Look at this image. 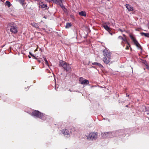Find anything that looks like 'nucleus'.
Segmentation results:
<instances>
[{
  "label": "nucleus",
  "mask_w": 149,
  "mask_h": 149,
  "mask_svg": "<svg viewBox=\"0 0 149 149\" xmlns=\"http://www.w3.org/2000/svg\"><path fill=\"white\" fill-rule=\"evenodd\" d=\"M32 115L34 116L38 117L39 118H42V116H44L45 115L42 114L38 111H35L32 113Z\"/></svg>",
  "instance_id": "1"
},
{
  "label": "nucleus",
  "mask_w": 149,
  "mask_h": 149,
  "mask_svg": "<svg viewBox=\"0 0 149 149\" xmlns=\"http://www.w3.org/2000/svg\"><path fill=\"white\" fill-rule=\"evenodd\" d=\"M111 59V56H104L103 58V61L105 63L107 64L110 63Z\"/></svg>",
  "instance_id": "2"
},
{
  "label": "nucleus",
  "mask_w": 149,
  "mask_h": 149,
  "mask_svg": "<svg viewBox=\"0 0 149 149\" xmlns=\"http://www.w3.org/2000/svg\"><path fill=\"white\" fill-rule=\"evenodd\" d=\"M130 36L134 42L135 45L138 48H139L140 47V45L138 43L137 41L135 39V38L131 35H130Z\"/></svg>",
  "instance_id": "3"
},
{
  "label": "nucleus",
  "mask_w": 149,
  "mask_h": 149,
  "mask_svg": "<svg viewBox=\"0 0 149 149\" xmlns=\"http://www.w3.org/2000/svg\"><path fill=\"white\" fill-rule=\"evenodd\" d=\"M62 67L67 71H69L71 69L70 65L69 64H68L65 62L63 63L62 65Z\"/></svg>",
  "instance_id": "4"
},
{
  "label": "nucleus",
  "mask_w": 149,
  "mask_h": 149,
  "mask_svg": "<svg viewBox=\"0 0 149 149\" xmlns=\"http://www.w3.org/2000/svg\"><path fill=\"white\" fill-rule=\"evenodd\" d=\"M80 83L82 84H87L89 83V81L82 78H80L79 79Z\"/></svg>",
  "instance_id": "5"
},
{
  "label": "nucleus",
  "mask_w": 149,
  "mask_h": 149,
  "mask_svg": "<svg viewBox=\"0 0 149 149\" xmlns=\"http://www.w3.org/2000/svg\"><path fill=\"white\" fill-rule=\"evenodd\" d=\"M62 1L63 0H54V3L58 4L62 9H63L64 8V7L62 4Z\"/></svg>",
  "instance_id": "6"
},
{
  "label": "nucleus",
  "mask_w": 149,
  "mask_h": 149,
  "mask_svg": "<svg viewBox=\"0 0 149 149\" xmlns=\"http://www.w3.org/2000/svg\"><path fill=\"white\" fill-rule=\"evenodd\" d=\"M88 136L91 139L93 140L96 138L97 135L95 133L93 132L90 133Z\"/></svg>",
  "instance_id": "7"
},
{
  "label": "nucleus",
  "mask_w": 149,
  "mask_h": 149,
  "mask_svg": "<svg viewBox=\"0 0 149 149\" xmlns=\"http://www.w3.org/2000/svg\"><path fill=\"white\" fill-rule=\"evenodd\" d=\"M103 55L104 56H111V53L107 49H105L103 51Z\"/></svg>",
  "instance_id": "8"
},
{
  "label": "nucleus",
  "mask_w": 149,
  "mask_h": 149,
  "mask_svg": "<svg viewBox=\"0 0 149 149\" xmlns=\"http://www.w3.org/2000/svg\"><path fill=\"white\" fill-rule=\"evenodd\" d=\"M10 31L13 33H16L17 32V29L16 27L15 26H12L10 29Z\"/></svg>",
  "instance_id": "9"
},
{
  "label": "nucleus",
  "mask_w": 149,
  "mask_h": 149,
  "mask_svg": "<svg viewBox=\"0 0 149 149\" xmlns=\"http://www.w3.org/2000/svg\"><path fill=\"white\" fill-rule=\"evenodd\" d=\"M142 109L143 111H144L146 114H149V107L146 108L145 106H143Z\"/></svg>",
  "instance_id": "10"
},
{
  "label": "nucleus",
  "mask_w": 149,
  "mask_h": 149,
  "mask_svg": "<svg viewBox=\"0 0 149 149\" xmlns=\"http://www.w3.org/2000/svg\"><path fill=\"white\" fill-rule=\"evenodd\" d=\"M123 36H124V37H125L124 38H123L121 36H119L118 37V38L121 39L123 41L126 42L127 44V45H129V43L128 42L126 38L125 37V36L124 35H123Z\"/></svg>",
  "instance_id": "11"
},
{
  "label": "nucleus",
  "mask_w": 149,
  "mask_h": 149,
  "mask_svg": "<svg viewBox=\"0 0 149 149\" xmlns=\"http://www.w3.org/2000/svg\"><path fill=\"white\" fill-rule=\"evenodd\" d=\"M63 133L64 134L65 136L66 137H69L70 136V134L69 131L66 130H64Z\"/></svg>",
  "instance_id": "12"
},
{
  "label": "nucleus",
  "mask_w": 149,
  "mask_h": 149,
  "mask_svg": "<svg viewBox=\"0 0 149 149\" xmlns=\"http://www.w3.org/2000/svg\"><path fill=\"white\" fill-rule=\"evenodd\" d=\"M103 27L107 31L109 32H110L111 31L110 28L109 27V26H107L105 24H104L102 25Z\"/></svg>",
  "instance_id": "13"
},
{
  "label": "nucleus",
  "mask_w": 149,
  "mask_h": 149,
  "mask_svg": "<svg viewBox=\"0 0 149 149\" xmlns=\"http://www.w3.org/2000/svg\"><path fill=\"white\" fill-rule=\"evenodd\" d=\"M126 8L129 11H132L133 10V8L130 5L126 4L125 5Z\"/></svg>",
  "instance_id": "14"
},
{
  "label": "nucleus",
  "mask_w": 149,
  "mask_h": 149,
  "mask_svg": "<svg viewBox=\"0 0 149 149\" xmlns=\"http://www.w3.org/2000/svg\"><path fill=\"white\" fill-rule=\"evenodd\" d=\"M39 7L40 8H44L46 9L47 6L46 5L44 4L42 2L39 3Z\"/></svg>",
  "instance_id": "15"
},
{
  "label": "nucleus",
  "mask_w": 149,
  "mask_h": 149,
  "mask_svg": "<svg viewBox=\"0 0 149 149\" xmlns=\"http://www.w3.org/2000/svg\"><path fill=\"white\" fill-rule=\"evenodd\" d=\"M79 15L81 16H86V14L85 12L81 11L79 13Z\"/></svg>",
  "instance_id": "16"
},
{
  "label": "nucleus",
  "mask_w": 149,
  "mask_h": 149,
  "mask_svg": "<svg viewBox=\"0 0 149 149\" xmlns=\"http://www.w3.org/2000/svg\"><path fill=\"white\" fill-rule=\"evenodd\" d=\"M141 34L142 36H144L146 37H149V33H141Z\"/></svg>",
  "instance_id": "17"
},
{
  "label": "nucleus",
  "mask_w": 149,
  "mask_h": 149,
  "mask_svg": "<svg viewBox=\"0 0 149 149\" xmlns=\"http://www.w3.org/2000/svg\"><path fill=\"white\" fill-rule=\"evenodd\" d=\"M72 26V24L71 23H68L66 24L65 26L66 28H69Z\"/></svg>",
  "instance_id": "18"
},
{
  "label": "nucleus",
  "mask_w": 149,
  "mask_h": 149,
  "mask_svg": "<svg viewBox=\"0 0 149 149\" xmlns=\"http://www.w3.org/2000/svg\"><path fill=\"white\" fill-rule=\"evenodd\" d=\"M92 64L93 65H95L99 66H102V65L100 63H96V62H94V63H93Z\"/></svg>",
  "instance_id": "19"
},
{
  "label": "nucleus",
  "mask_w": 149,
  "mask_h": 149,
  "mask_svg": "<svg viewBox=\"0 0 149 149\" xmlns=\"http://www.w3.org/2000/svg\"><path fill=\"white\" fill-rule=\"evenodd\" d=\"M31 24L32 26H34L36 28H37L38 27V25L36 23H32Z\"/></svg>",
  "instance_id": "20"
},
{
  "label": "nucleus",
  "mask_w": 149,
  "mask_h": 149,
  "mask_svg": "<svg viewBox=\"0 0 149 149\" xmlns=\"http://www.w3.org/2000/svg\"><path fill=\"white\" fill-rule=\"evenodd\" d=\"M6 4L8 7H9L10 6V3L9 1H6Z\"/></svg>",
  "instance_id": "21"
},
{
  "label": "nucleus",
  "mask_w": 149,
  "mask_h": 149,
  "mask_svg": "<svg viewBox=\"0 0 149 149\" xmlns=\"http://www.w3.org/2000/svg\"><path fill=\"white\" fill-rule=\"evenodd\" d=\"M24 0H19V1L20 3L23 6H24Z\"/></svg>",
  "instance_id": "22"
},
{
  "label": "nucleus",
  "mask_w": 149,
  "mask_h": 149,
  "mask_svg": "<svg viewBox=\"0 0 149 149\" xmlns=\"http://www.w3.org/2000/svg\"><path fill=\"white\" fill-rule=\"evenodd\" d=\"M130 47V45H128L125 48V49H126V50H128L129 49V47Z\"/></svg>",
  "instance_id": "23"
},
{
  "label": "nucleus",
  "mask_w": 149,
  "mask_h": 149,
  "mask_svg": "<svg viewBox=\"0 0 149 149\" xmlns=\"http://www.w3.org/2000/svg\"><path fill=\"white\" fill-rule=\"evenodd\" d=\"M44 60L45 61V63L47 64L48 65V61H47V60L45 58L44 59Z\"/></svg>",
  "instance_id": "24"
},
{
  "label": "nucleus",
  "mask_w": 149,
  "mask_h": 149,
  "mask_svg": "<svg viewBox=\"0 0 149 149\" xmlns=\"http://www.w3.org/2000/svg\"><path fill=\"white\" fill-rule=\"evenodd\" d=\"M107 134H107V133H103H103H102V136H104V135H107Z\"/></svg>",
  "instance_id": "25"
},
{
  "label": "nucleus",
  "mask_w": 149,
  "mask_h": 149,
  "mask_svg": "<svg viewBox=\"0 0 149 149\" xmlns=\"http://www.w3.org/2000/svg\"><path fill=\"white\" fill-rule=\"evenodd\" d=\"M46 1H49V2H51L52 1H53L54 2V0H45Z\"/></svg>",
  "instance_id": "26"
},
{
  "label": "nucleus",
  "mask_w": 149,
  "mask_h": 149,
  "mask_svg": "<svg viewBox=\"0 0 149 149\" xmlns=\"http://www.w3.org/2000/svg\"><path fill=\"white\" fill-rule=\"evenodd\" d=\"M146 68L149 70V66L148 65H146Z\"/></svg>",
  "instance_id": "27"
},
{
  "label": "nucleus",
  "mask_w": 149,
  "mask_h": 149,
  "mask_svg": "<svg viewBox=\"0 0 149 149\" xmlns=\"http://www.w3.org/2000/svg\"><path fill=\"white\" fill-rule=\"evenodd\" d=\"M33 57L35 59H36L37 58L35 56H33Z\"/></svg>",
  "instance_id": "28"
},
{
  "label": "nucleus",
  "mask_w": 149,
  "mask_h": 149,
  "mask_svg": "<svg viewBox=\"0 0 149 149\" xmlns=\"http://www.w3.org/2000/svg\"><path fill=\"white\" fill-rule=\"evenodd\" d=\"M29 58H31V56H28Z\"/></svg>",
  "instance_id": "29"
},
{
  "label": "nucleus",
  "mask_w": 149,
  "mask_h": 149,
  "mask_svg": "<svg viewBox=\"0 0 149 149\" xmlns=\"http://www.w3.org/2000/svg\"><path fill=\"white\" fill-rule=\"evenodd\" d=\"M29 54H30L31 55V54H31V53H30V52H29Z\"/></svg>",
  "instance_id": "30"
},
{
  "label": "nucleus",
  "mask_w": 149,
  "mask_h": 149,
  "mask_svg": "<svg viewBox=\"0 0 149 149\" xmlns=\"http://www.w3.org/2000/svg\"><path fill=\"white\" fill-rule=\"evenodd\" d=\"M31 56H32L33 57V56H34L33 54H31Z\"/></svg>",
  "instance_id": "31"
},
{
  "label": "nucleus",
  "mask_w": 149,
  "mask_h": 149,
  "mask_svg": "<svg viewBox=\"0 0 149 149\" xmlns=\"http://www.w3.org/2000/svg\"><path fill=\"white\" fill-rule=\"evenodd\" d=\"M37 50V49H36L35 50V51L36 52V51Z\"/></svg>",
  "instance_id": "32"
},
{
  "label": "nucleus",
  "mask_w": 149,
  "mask_h": 149,
  "mask_svg": "<svg viewBox=\"0 0 149 149\" xmlns=\"http://www.w3.org/2000/svg\"><path fill=\"white\" fill-rule=\"evenodd\" d=\"M103 137L104 138H105L106 137L105 136H103Z\"/></svg>",
  "instance_id": "33"
},
{
  "label": "nucleus",
  "mask_w": 149,
  "mask_h": 149,
  "mask_svg": "<svg viewBox=\"0 0 149 149\" xmlns=\"http://www.w3.org/2000/svg\"><path fill=\"white\" fill-rule=\"evenodd\" d=\"M148 28H149V27H148Z\"/></svg>",
  "instance_id": "34"
}]
</instances>
